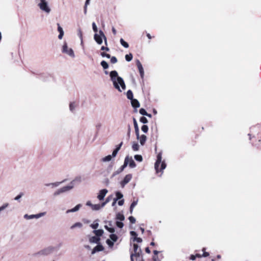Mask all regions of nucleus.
Wrapping results in <instances>:
<instances>
[{
    "label": "nucleus",
    "instance_id": "6",
    "mask_svg": "<svg viewBox=\"0 0 261 261\" xmlns=\"http://www.w3.org/2000/svg\"><path fill=\"white\" fill-rule=\"evenodd\" d=\"M38 5L40 9L46 12L49 13L50 11V9L48 7L47 3L45 0H40V3Z\"/></svg>",
    "mask_w": 261,
    "mask_h": 261
},
{
    "label": "nucleus",
    "instance_id": "13",
    "mask_svg": "<svg viewBox=\"0 0 261 261\" xmlns=\"http://www.w3.org/2000/svg\"><path fill=\"white\" fill-rule=\"evenodd\" d=\"M100 239L97 236H93L89 238V242L91 243L100 244Z\"/></svg>",
    "mask_w": 261,
    "mask_h": 261
},
{
    "label": "nucleus",
    "instance_id": "2",
    "mask_svg": "<svg viewBox=\"0 0 261 261\" xmlns=\"http://www.w3.org/2000/svg\"><path fill=\"white\" fill-rule=\"evenodd\" d=\"M111 80L113 81L114 87L121 91L119 84L123 90L125 89V85L122 77L118 76V73L116 71H112L110 73Z\"/></svg>",
    "mask_w": 261,
    "mask_h": 261
},
{
    "label": "nucleus",
    "instance_id": "15",
    "mask_svg": "<svg viewBox=\"0 0 261 261\" xmlns=\"http://www.w3.org/2000/svg\"><path fill=\"white\" fill-rule=\"evenodd\" d=\"M58 31L59 32L60 34L58 36V38L59 39H61L63 38L64 35V32L62 28L60 25L59 23H58Z\"/></svg>",
    "mask_w": 261,
    "mask_h": 261
},
{
    "label": "nucleus",
    "instance_id": "28",
    "mask_svg": "<svg viewBox=\"0 0 261 261\" xmlns=\"http://www.w3.org/2000/svg\"><path fill=\"white\" fill-rule=\"evenodd\" d=\"M132 148L134 151H137L139 149V145L137 143H134L132 145Z\"/></svg>",
    "mask_w": 261,
    "mask_h": 261
},
{
    "label": "nucleus",
    "instance_id": "44",
    "mask_svg": "<svg viewBox=\"0 0 261 261\" xmlns=\"http://www.w3.org/2000/svg\"><path fill=\"white\" fill-rule=\"evenodd\" d=\"M111 62L112 64H115L117 62V59L115 57H112L111 58Z\"/></svg>",
    "mask_w": 261,
    "mask_h": 261
},
{
    "label": "nucleus",
    "instance_id": "57",
    "mask_svg": "<svg viewBox=\"0 0 261 261\" xmlns=\"http://www.w3.org/2000/svg\"><path fill=\"white\" fill-rule=\"evenodd\" d=\"M152 259L153 261H160L158 255H153L152 256Z\"/></svg>",
    "mask_w": 261,
    "mask_h": 261
},
{
    "label": "nucleus",
    "instance_id": "4",
    "mask_svg": "<svg viewBox=\"0 0 261 261\" xmlns=\"http://www.w3.org/2000/svg\"><path fill=\"white\" fill-rule=\"evenodd\" d=\"M134 253H130L131 261H140V255L142 254V250L137 244H134Z\"/></svg>",
    "mask_w": 261,
    "mask_h": 261
},
{
    "label": "nucleus",
    "instance_id": "64",
    "mask_svg": "<svg viewBox=\"0 0 261 261\" xmlns=\"http://www.w3.org/2000/svg\"><path fill=\"white\" fill-rule=\"evenodd\" d=\"M145 252L147 253H150V250L149 248V247H146L145 248Z\"/></svg>",
    "mask_w": 261,
    "mask_h": 261
},
{
    "label": "nucleus",
    "instance_id": "9",
    "mask_svg": "<svg viewBox=\"0 0 261 261\" xmlns=\"http://www.w3.org/2000/svg\"><path fill=\"white\" fill-rule=\"evenodd\" d=\"M107 193L108 190L107 189L101 190L97 196V198L100 201L103 200Z\"/></svg>",
    "mask_w": 261,
    "mask_h": 261
},
{
    "label": "nucleus",
    "instance_id": "18",
    "mask_svg": "<svg viewBox=\"0 0 261 261\" xmlns=\"http://www.w3.org/2000/svg\"><path fill=\"white\" fill-rule=\"evenodd\" d=\"M146 136L145 135H142L139 136V139L140 140V143L142 145H144L146 141Z\"/></svg>",
    "mask_w": 261,
    "mask_h": 261
},
{
    "label": "nucleus",
    "instance_id": "30",
    "mask_svg": "<svg viewBox=\"0 0 261 261\" xmlns=\"http://www.w3.org/2000/svg\"><path fill=\"white\" fill-rule=\"evenodd\" d=\"M112 156L108 155L102 159V161L108 162L111 160Z\"/></svg>",
    "mask_w": 261,
    "mask_h": 261
},
{
    "label": "nucleus",
    "instance_id": "42",
    "mask_svg": "<svg viewBox=\"0 0 261 261\" xmlns=\"http://www.w3.org/2000/svg\"><path fill=\"white\" fill-rule=\"evenodd\" d=\"M128 219H129V220L130 222L132 224H134V223H135V222H136V219H135V218L134 217H133V216H130V217H129Z\"/></svg>",
    "mask_w": 261,
    "mask_h": 261
},
{
    "label": "nucleus",
    "instance_id": "5",
    "mask_svg": "<svg viewBox=\"0 0 261 261\" xmlns=\"http://www.w3.org/2000/svg\"><path fill=\"white\" fill-rule=\"evenodd\" d=\"M99 35H98L97 34H95L94 36V40L98 44H101L102 43V38L104 39L105 41V44L106 46H107V38L104 34L103 32L100 30L99 32Z\"/></svg>",
    "mask_w": 261,
    "mask_h": 261
},
{
    "label": "nucleus",
    "instance_id": "34",
    "mask_svg": "<svg viewBox=\"0 0 261 261\" xmlns=\"http://www.w3.org/2000/svg\"><path fill=\"white\" fill-rule=\"evenodd\" d=\"M140 122L144 124L147 123L148 122L147 118L144 116H142L140 118Z\"/></svg>",
    "mask_w": 261,
    "mask_h": 261
},
{
    "label": "nucleus",
    "instance_id": "52",
    "mask_svg": "<svg viewBox=\"0 0 261 261\" xmlns=\"http://www.w3.org/2000/svg\"><path fill=\"white\" fill-rule=\"evenodd\" d=\"M119 150H118V149H115L114 150V151H113V153H112V156L113 157H115L116 156V155H117L118 152Z\"/></svg>",
    "mask_w": 261,
    "mask_h": 261
},
{
    "label": "nucleus",
    "instance_id": "20",
    "mask_svg": "<svg viewBox=\"0 0 261 261\" xmlns=\"http://www.w3.org/2000/svg\"><path fill=\"white\" fill-rule=\"evenodd\" d=\"M126 96H127V98L128 99H130L132 100V99H134L133 98V93L130 90H129L127 91V92L126 93Z\"/></svg>",
    "mask_w": 261,
    "mask_h": 261
},
{
    "label": "nucleus",
    "instance_id": "49",
    "mask_svg": "<svg viewBox=\"0 0 261 261\" xmlns=\"http://www.w3.org/2000/svg\"><path fill=\"white\" fill-rule=\"evenodd\" d=\"M110 198H109V197H108V198L106 199L105 201H104L103 202H102V203H101V206H105L107 203H108L110 201Z\"/></svg>",
    "mask_w": 261,
    "mask_h": 261
},
{
    "label": "nucleus",
    "instance_id": "27",
    "mask_svg": "<svg viewBox=\"0 0 261 261\" xmlns=\"http://www.w3.org/2000/svg\"><path fill=\"white\" fill-rule=\"evenodd\" d=\"M125 58L127 61L129 62L133 59V55L131 53H130L129 54H127L125 55Z\"/></svg>",
    "mask_w": 261,
    "mask_h": 261
},
{
    "label": "nucleus",
    "instance_id": "62",
    "mask_svg": "<svg viewBox=\"0 0 261 261\" xmlns=\"http://www.w3.org/2000/svg\"><path fill=\"white\" fill-rule=\"evenodd\" d=\"M112 32H113V34L115 35L116 34V29H115V28L113 27L112 28Z\"/></svg>",
    "mask_w": 261,
    "mask_h": 261
},
{
    "label": "nucleus",
    "instance_id": "63",
    "mask_svg": "<svg viewBox=\"0 0 261 261\" xmlns=\"http://www.w3.org/2000/svg\"><path fill=\"white\" fill-rule=\"evenodd\" d=\"M86 204L88 206H90L92 208L93 204L90 201H88Z\"/></svg>",
    "mask_w": 261,
    "mask_h": 261
},
{
    "label": "nucleus",
    "instance_id": "33",
    "mask_svg": "<svg viewBox=\"0 0 261 261\" xmlns=\"http://www.w3.org/2000/svg\"><path fill=\"white\" fill-rule=\"evenodd\" d=\"M141 129L145 133H146L148 132V126L146 125H143L142 127H141Z\"/></svg>",
    "mask_w": 261,
    "mask_h": 261
},
{
    "label": "nucleus",
    "instance_id": "35",
    "mask_svg": "<svg viewBox=\"0 0 261 261\" xmlns=\"http://www.w3.org/2000/svg\"><path fill=\"white\" fill-rule=\"evenodd\" d=\"M9 206L8 203H4L2 206L0 207V212L5 210L6 207Z\"/></svg>",
    "mask_w": 261,
    "mask_h": 261
},
{
    "label": "nucleus",
    "instance_id": "1",
    "mask_svg": "<svg viewBox=\"0 0 261 261\" xmlns=\"http://www.w3.org/2000/svg\"><path fill=\"white\" fill-rule=\"evenodd\" d=\"M252 145L261 149V126L258 125L250 128V133L248 134Z\"/></svg>",
    "mask_w": 261,
    "mask_h": 261
},
{
    "label": "nucleus",
    "instance_id": "56",
    "mask_svg": "<svg viewBox=\"0 0 261 261\" xmlns=\"http://www.w3.org/2000/svg\"><path fill=\"white\" fill-rule=\"evenodd\" d=\"M23 195V193H21L18 195H17L16 197H15L14 199L16 200H19Z\"/></svg>",
    "mask_w": 261,
    "mask_h": 261
},
{
    "label": "nucleus",
    "instance_id": "46",
    "mask_svg": "<svg viewBox=\"0 0 261 261\" xmlns=\"http://www.w3.org/2000/svg\"><path fill=\"white\" fill-rule=\"evenodd\" d=\"M92 28L94 32L96 33L98 31L97 26L95 22L92 23Z\"/></svg>",
    "mask_w": 261,
    "mask_h": 261
},
{
    "label": "nucleus",
    "instance_id": "16",
    "mask_svg": "<svg viewBox=\"0 0 261 261\" xmlns=\"http://www.w3.org/2000/svg\"><path fill=\"white\" fill-rule=\"evenodd\" d=\"M116 198L115 199H114V201L112 204L113 205H114L115 204V203H116V202L117 200L120 199L121 198H122L123 197L122 194L120 192H117L116 193Z\"/></svg>",
    "mask_w": 261,
    "mask_h": 261
},
{
    "label": "nucleus",
    "instance_id": "39",
    "mask_svg": "<svg viewBox=\"0 0 261 261\" xmlns=\"http://www.w3.org/2000/svg\"><path fill=\"white\" fill-rule=\"evenodd\" d=\"M69 189V188L68 187H63L62 188H61L60 190H59V193H61V192H65L67 190H68Z\"/></svg>",
    "mask_w": 261,
    "mask_h": 261
},
{
    "label": "nucleus",
    "instance_id": "51",
    "mask_svg": "<svg viewBox=\"0 0 261 261\" xmlns=\"http://www.w3.org/2000/svg\"><path fill=\"white\" fill-rule=\"evenodd\" d=\"M75 106L74 102H71L69 105L70 110L72 111L74 109Z\"/></svg>",
    "mask_w": 261,
    "mask_h": 261
},
{
    "label": "nucleus",
    "instance_id": "61",
    "mask_svg": "<svg viewBox=\"0 0 261 261\" xmlns=\"http://www.w3.org/2000/svg\"><path fill=\"white\" fill-rule=\"evenodd\" d=\"M119 205H122L124 203V200H120L118 202Z\"/></svg>",
    "mask_w": 261,
    "mask_h": 261
},
{
    "label": "nucleus",
    "instance_id": "31",
    "mask_svg": "<svg viewBox=\"0 0 261 261\" xmlns=\"http://www.w3.org/2000/svg\"><path fill=\"white\" fill-rule=\"evenodd\" d=\"M105 228L111 233H113L115 232V229L113 227H109L107 225H105Z\"/></svg>",
    "mask_w": 261,
    "mask_h": 261
},
{
    "label": "nucleus",
    "instance_id": "38",
    "mask_svg": "<svg viewBox=\"0 0 261 261\" xmlns=\"http://www.w3.org/2000/svg\"><path fill=\"white\" fill-rule=\"evenodd\" d=\"M139 113L142 114V115H147V112L146 111V110L143 109V108H141L139 110Z\"/></svg>",
    "mask_w": 261,
    "mask_h": 261
},
{
    "label": "nucleus",
    "instance_id": "26",
    "mask_svg": "<svg viewBox=\"0 0 261 261\" xmlns=\"http://www.w3.org/2000/svg\"><path fill=\"white\" fill-rule=\"evenodd\" d=\"M100 65L102 66L103 69H106L108 68L109 65L107 62L105 61H102L100 63Z\"/></svg>",
    "mask_w": 261,
    "mask_h": 261
},
{
    "label": "nucleus",
    "instance_id": "14",
    "mask_svg": "<svg viewBox=\"0 0 261 261\" xmlns=\"http://www.w3.org/2000/svg\"><path fill=\"white\" fill-rule=\"evenodd\" d=\"M131 103L132 106L135 108H137L140 107V103L136 99H132Z\"/></svg>",
    "mask_w": 261,
    "mask_h": 261
},
{
    "label": "nucleus",
    "instance_id": "32",
    "mask_svg": "<svg viewBox=\"0 0 261 261\" xmlns=\"http://www.w3.org/2000/svg\"><path fill=\"white\" fill-rule=\"evenodd\" d=\"M134 158L136 161L139 162H141L143 160L142 156L141 155H135Z\"/></svg>",
    "mask_w": 261,
    "mask_h": 261
},
{
    "label": "nucleus",
    "instance_id": "36",
    "mask_svg": "<svg viewBox=\"0 0 261 261\" xmlns=\"http://www.w3.org/2000/svg\"><path fill=\"white\" fill-rule=\"evenodd\" d=\"M100 55L102 57H107V58H111V56L110 54H107L104 51L101 52Z\"/></svg>",
    "mask_w": 261,
    "mask_h": 261
},
{
    "label": "nucleus",
    "instance_id": "7",
    "mask_svg": "<svg viewBox=\"0 0 261 261\" xmlns=\"http://www.w3.org/2000/svg\"><path fill=\"white\" fill-rule=\"evenodd\" d=\"M132 178V175L131 174H128L125 175L123 180L120 182L121 186L123 188L126 184L128 183L131 179Z\"/></svg>",
    "mask_w": 261,
    "mask_h": 261
},
{
    "label": "nucleus",
    "instance_id": "40",
    "mask_svg": "<svg viewBox=\"0 0 261 261\" xmlns=\"http://www.w3.org/2000/svg\"><path fill=\"white\" fill-rule=\"evenodd\" d=\"M116 224L117 225V227H118L119 228H122L123 227V223L121 222H119V221H117L116 222Z\"/></svg>",
    "mask_w": 261,
    "mask_h": 261
},
{
    "label": "nucleus",
    "instance_id": "60",
    "mask_svg": "<svg viewBox=\"0 0 261 261\" xmlns=\"http://www.w3.org/2000/svg\"><path fill=\"white\" fill-rule=\"evenodd\" d=\"M196 256L195 255L192 254L190 256V259L192 260H194L196 259Z\"/></svg>",
    "mask_w": 261,
    "mask_h": 261
},
{
    "label": "nucleus",
    "instance_id": "48",
    "mask_svg": "<svg viewBox=\"0 0 261 261\" xmlns=\"http://www.w3.org/2000/svg\"><path fill=\"white\" fill-rule=\"evenodd\" d=\"M135 133H136V135L137 136V139H139V136H140L139 128H135Z\"/></svg>",
    "mask_w": 261,
    "mask_h": 261
},
{
    "label": "nucleus",
    "instance_id": "55",
    "mask_svg": "<svg viewBox=\"0 0 261 261\" xmlns=\"http://www.w3.org/2000/svg\"><path fill=\"white\" fill-rule=\"evenodd\" d=\"M130 234L132 236L134 237V238L137 237L138 236L137 232L134 231H131L130 232Z\"/></svg>",
    "mask_w": 261,
    "mask_h": 261
},
{
    "label": "nucleus",
    "instance_id": "50",
    "mask_svg": "<svg viewBox=\"0 0 261 261\" xmlns=\"http://www.w3.org/2000/svg\"><path fill=\"white\" fill-rule=\"evenodd\" d=\"M98 224L97 223H95V224H92L91 225V227L93 228V229H96L98 228Z\"/></svg>",
    "mask_w": 261,
    "mask_h": 261
},
{
    "label": "nucleus",
    "instance_id": "58",
    "mask_svg": "<svg viewBox=\"0 0 261 261\" xmlns=\"http://www.w3.org/2000/svg\"><path fill=\"white\" fill-rule=\"evenodd\" d=\"M78 35L80 37L81 40L82 41V39H83V37H82V32L81 30H79V32H78Z\"/></svg>",
    "mask_w": 261,
    "mask_h": 261
},
{
    "label": "nucleus",
    "instance_id": "19",
    "mask_svg": "<svg viewBox=\"0 0 261 261\" xmlns=\"http://www.w3.org/2000/svg\"><path fill=\"white\" fill-rule=\"evenodd\" d=\"M93 233L97 236V237L100 238L103 233V230L102 229H98L93 230Z\"/></svg>",
    "mask_w": 261,
    "mask_h": 261
},
{
    "label": "nucleus",
    "instance_id": "25",
    "mask_svg": "<svg viewBox=\"0 0 261 261\" xmlns=\"http://www.w3.org/2000/svg\"><path fill=\"white\" fill-rule=\"evenodd\" d=\"M81 206V205L80 204H77V205H76L74 208L70 210H68L67 211V212H76L77 211H78L80 208V207Z\"/></svg>",
    "mask_w": 261,
    "mask_h": 261
},
{
    "label": "nucleus",
    "instance_id": "54",
    "mask_svg": "<svg viewBox=\"0 0 261 261\" xmlns=\"http://www.w3.org/2000/svg\"><path fill=\"white\" fill-rule=\"evenodd\" d=\"M100 49H101V50H106V51H108L110 50V49L109 47H108L107 46H101Z\"/></svg>",
    "mask_w": 261,
    "mask_h": 261
},
{
    "label": "nucleus",
    "instance_id": "12",
    "mask_svg": "<svg viewBox=\"0 0 261 261\" xmlns=\"http://www.w3.org/2000/svg\"><path fill=\"white\" fill-rule=\"evenodd\" d=\"M127 158V165L128 164L130 168H134L136 167V164L134 161L133 160L132 157H129L127 156L125 157V160H126Z\"/></svg>",
    "mask_w": 261,
    "mask_h": 261
},
{
    "label": "nucleus",
    "instance_id": "29",
    "mask_svg": "<svg viewBox=\"0 0 261 261\" xmlns=\"http://www.w3.org/2000/svg\"><path fill=\"white\" fill-rule=\"evenodd\" d=\"M110 239L113 241L116 242L118 239L117 236L115 234H111L110 236Z\"/></svg>",
    "mask_w": 261,
    "mask_h": 261
},
{
    "label": "nucleus",
    "instance_id": "41",
    "mask_svg": "<svg viewBox=\"0 0 261 261\" xmlns=\"http://www.w3.org/2000/svg\"><path fill=\"white\" fill-rule=\"evenodd\" d=\"M106 243L111 247H113L114 245V243L109 239L107 240Z\"/></svg>",
    "mask_w": 261,
    "mask_h": 261
},
{
    "label": "nucleus",
    "instance_id": "37",
    "mask_svg": "<svg viewBox=\"0 0 261 261\" xmlns=\"http://www.w3.org/2000/svg\"><path fill=\"white\" fill-rule=\"evenodd\" d=\"M82 226V224L81 223L77 222V223H75L74 225H73L71 226V228H74V227H81Z\"/></svg>",
    "mask_w": 261,
    "mask_h": 261
},
{
    "label": "nucleus",
    "instance_id": "8",
    "mask_svg": "<svg viewBox=\"0 0 261 261\" xmlns=\"http://www.w3.org/2000/svg\"><path fill=\"white\" fill-rule=\"evenodd\" d=\"M62 51L63 53H66L70 56H74L73 50L71 48H69L66 44L63 45Z\"/></svg>",
    "mask_w": 261,
    "mask_h": 261
},
{
    "label": "nucleus",
    "instance_id": "59",
    "mask_svg": "<svg viewBox=\"0 0 261 261\" xmlns=\"http://www.w3.org/2000/svg\"><path fill=\"white\" fill-rule=\"evenodd\" d=\"M122 144H123V142H121L119 145H118L116 146V148L115 149H118V150H119L121 147L122 146Z\"/></svg>",
    "mask_w": 261,
    "mask_h": 261
},
{
    "label": "nucleus",
    "instance_id": "47",
    "mask_svg": "<svg viewBox=\"0 0 261 261\" xmlns=\"http://www.w3.org/2000/svg\"><path fill=\"white\" fill-rule=\"evenodd\" d=\"M90 1V0H86V1L85 4V7H84V11H85V13H86L87 7V6L89 4Z\"/></svg>",
    "mask_w": 261,
    "mask_h": 261
},
{
    "label": "nucleus",
    "instance_id": "23",
    "mask_svg": "<svg viewBox=\"0 0 261 261\" xmlns=\"http://www.w3.org/2000/svg\"><path fill=\"white\" fill-rule=\"evenodd\" d=\"M116 219L120 221H123L124 216L122 214L119 213L116 215Z\"/></svg>",
    "mask_w": 261,
    "mask_h": 261
},
{
    "label": "nucleus",
    "instance_id": "10",
    "mask_svg": "<svg viewBox=\"0 0 261 261\" xmlns=\"http://www.w3.org/2000/svg\"><path fill=\"white\" fill-rule=\"evenodd\" d=\"M136 65L137 66V67L138 68V70L139 71V72H140V76L142 78H143V76H144V70H143V68L142 67V65L141 63V62H140L139 60H137L136 61Z\"/></svg>",
    "mask_w": 261,
    "mask_h": 261
},
{
    "label": "nucleus",
    "instance_id": "17",
    "mask_svg": "<svg viewBox=\"0 0 261 261\" xmlns=\"http://www.w3.org/2000/svg\"><path fill=\"white\" fill-rule=\"evenodd\" d=\"M127 159L126 160H124V162L123 165L122 166H121L120 167V168L117 171V173L118 174L124 170V169L127 166Z\"/></svg>",
    "mask_w": 261,
    "mask_h": 261
},
{
    "label": "nucleus",
    "instance_id": "22",
    "mask_svg": "<svg viewBox=\"0 0 261 261\" xmlns=\"http://www.w3.org/2000/svg\"><path fill=\"white\" fill-rule=\"evenodd\" d=\"M137 202H138V201H134L130 206V208H129V211H130V214H132L133 213V209L134 208V207L137 204Z\"/></svg>",
    "mask_w": 261,
    "mask_h": 261
},
{
    "label": "nucleus",
    "instance_id": "3",
    "mask_svg": "<svg viewBox=\"0 0 261 261\" xmlns=\"http://www.w3.org/2000/svg\"><path fill=\"white\" fill-rule=\"evenodd\" d=\"M162 152H159L157 155V159L154 164V168L156 173L162 172L166 167V164L165 161H162Z\"/></svg>",
    "mask_w": 261,
    "mask_h": 261
},
{
    "label": "nucleus",
    "instance_id": "11",
    "mask_svg": "<svg viewBox=\"0 0 261 261\" xmlns=\"http://www.w3.org/2000/svg\"><path fill=\"white\" fill-rule=\"evenodd\" d=\"M97 244L98 245L96 246H95L92 250V254L95 253L96 252L101 251L104 250V247L102 245L100 244Z\"/></svg>",
    "mask_w": 261,
    "mask_h": 261
},
{
    "label": "nucleus",
    "instance_id": "21",
    "mask_svg": "<svg viewBox=\"0 0 261 261\" xmlns=\"http://www.w3.org/2000/svg\"><path fill=\"white\" fill-rule=\"evenodd\" d=\"M103 206H101V204H93L92 209L94 211H97L99 210L101 207H102Z\"/></svg>",
    "mask_w": 261,
    "mask_h": 261
},
{
    "label": "nucleus",
    "instance_id": "45",
    "mask_svg": "<svg viewBox=\"0 0 261 261\" xmlns=\"http://www.w3.org/2000/svg\"><path fill=\"white\" fill-rule=\"evenodd\" d=\"M205 248H203L202 249V251H203V254H202V256L203 257H207V256H208L209 255V253H208V252H205Z\"/></svg>",
    "mask_w": 261,
    "mask_h": 261
},
{
    "label": "nucleus",
    "instance_id": "24",
    "mask_svg": "<svg viewBox=\"0 0 261 261\" xmlns=\"http://www.w3.org/2000/svg\"><path fill=\"white\" fill-rule=\"evenodd\" d=\"M121 44L125 48H128L129 47L128 44L125 42L122 38L120 40Z\"/></svg>",
    "mask_w": 261,
    "mask_h": 261
},
{
    "label": "nucleus",
    "instance_id": "53",
    "mask_svg": "<svg viewBox=\"0 0 261 261\" xmlns=\"http://www.w3.org/2000/svg\"><path fill=\"white\" fill-rule=\"evenodd\" d=\"M133 122H134V125L135 128H139L138 124H137V121H136V119L135 118H133Z\"/></svg>",
    "mask_w": 261,
    "mask_h": 261
},
{
    "label": "nucleus",
    "instance_id": "43",
    "mask_svg": "<svg viewBox=\"0 0 261 261\" xmlns=\"http://www.w3.org/2000/svg\"><path fill=\"white\" fill-rule=\"evenodd\" d=\"M133 241H136L138 243H141L142 242V239L141 238L135 237L133 239Z\"/></svg>",
    "mask_w": 261,
    "mask_h": 261
}]
</instances>
